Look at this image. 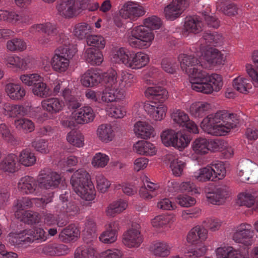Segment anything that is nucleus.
Returning <instances> with one entry per match:
<instances>
[{
    "label": "nucleus",
    "mask_w": 258,
    "mask_h": 258,
    "mask_svg": "<svg viewBox=\"0 0 258 258\" xmlns=\"http://www.w3.org/2000/svg\"><path fill=\"white\" fill-rule=\"evenodd\" d=\"M190 54H180L178 56L181 68L188 75L191 88L194 90L205 94L219 91L223 86L222 77L213 74L209 76L204 69L210 68L201 63L203 52L200 44L194 45Z\"/></svg>",
    "instance_id": "nucleus-1"
},
{
    "label": "nucleus",
    "mask_w": 258,
    "mask_h": 258,
    "mask_svg": "<svg viewBox=\"0 0 258 258\" xmlns=\"http://www.w3.org/2000/svg\"><path fill=\"white\" fill-rule=\"evenodd\" d=\"M239 122V118L237 114L221 110L205 117L202 122L201 127L208 134L221 136L226 135Z\"/></svg>",
    "instance_id": "nucleus-2"
},
{
    "label": "nucleus",
    "mask_w": 258,
    "mask_h": 258,
    "mask_svg": "<svg viewBox=\"0 0 258 258\" xmlns=\"http://www.w3.org/2000/svg\"><path fill=\"white\" fill-rule=\"evenodd\" d=\"M117 72L114 70H109L102 76V82L105 88L101 93L91 89L85 92L86 98L91 102L108 103L123 98V92L117 88L116 83Z\"/></svg>",
    "instance_id": "nucleus-3"
},
{
    "label": "nucleus",
    "mask_w": 258,
    "mask_h": 258,
    "mask_svg": "<svg viewBox=\"0 0 258 258\" xmlns=\"http://www.w3.org/2000/svg\"><path fill=\"white\" fill-rule=\"evenodd\" d=\"M222 40V35L217 33H205L200 44V48H201L203 52L202 60L207 61L209 66L223 63L224 61L223 54L212 47L220 45Z\"/></svg>",
    "instance_id": "nucleus-4"
},
{
    "label": "nucleus",
    "mask_w": 258,
    "mask_h": 258,
    "mask_svg": "<svg viewBox=\"0 0 258 258\" xmlns=\"http://www.w3.org/2000/svg\"><path fill=\"white\" fill-rule=\"evenodd\" d=\"M61 44L55 50L51 60V64L54 71L59 73L64 72L68 69L70 59L76 52V49L71 45V40L66 35H60L57 39Z\"/></svg>",
    "instance_id": "nucleus-5"
},
{
    "label": "nucleus",
    "mask_w": 258,
    "mask_h": 258,
    "mask_svg": "<svg viewBox=\"0 0 258 258\" xmlns=\"http://www.w3.org/2000/svg\"><path fill=\"white\" fill-rule=\"evenodd\" d=\"M113 62L122 63L132 69H141L147 64L149 61L148 55L141 51L135 52L121 47L112 55Z\"/></svg>",
    "instance_id": "nucleus-6"
},
{
    "label": "nucleus",
    "mask_w": 258,
    "mask_h": 258,
    "mask_svg": "<svg viewBox=\"0 0 258 258\" xmlns=\"http://www.w3.org/2000/svg\"><path fill=\"white\" fill-rule=\"evenodd\" d=\"M71 183L75 192L81 198L86 201H92L95 198L94 187L90 175L84 169H80L74 173Z\"/></svg>",
    "instance_id": "nucleus-7"
},
{
    "label": "nucleus",
    "mask_w": 258,
    "mask_h": 258,
    "mask_svg": "<svg viewBox=\"0 0 258 258\" xmlns=\"http://www.w3.org/2000/svg\"><path fill=\"white\" fill-rule=\"evenodd\" d=\"M154 38L153 33L145 25L133 28L127 34L128 44L135 48L143 49L149 47Z\"/></svg>",
    "instance_id": "nucleus-8"
},
{
    "label": "nucleus",
    "mask_w": 258,
    "mask_h": 258,
    "mask_svg": "<svg viewBox=\"0 0 258 258\" xmlns=\"http://www.w3.org/2000/svg\"><path fill=\"white\" fill-rule=\"evenodd\" d=\"M29 32L32 34L41 32L44 33L43 36L40 37L38 40V43L41 44H47L52 42L55 40L58 43L57 39H59L60 35H66L70 39V35L69 34L60 33L57 36L58 31L56 25L55 23L46 22L42 24H36L32 25L29 29Z\"/></svg>",
    "instance_id": "nucleus-9"
},
{
    "label": "nucleus",
    "mask_w": 258,
    "mask_h": 258,
    "mask_svg": "<svg viewBox=\"0 0 258 258\" xmlns=\"http://www.w3.org/2000/svg\"><path fill=\"white\" fill-rule=\"evenodd\" d=\"M208 236V230L203 226L197 225L192 228L187 235V241L192 245H198L197 247L190 252L194 258L203 255L206 251V248L202 245Z\"/></svg>",
    "instance_id": "nucleus-10"
},
{
    "label": "nucleus",
    "mask_w": 258,
    "mask_h": 258,
    "mask_svg": "<svg viewBox=\"0 0 258 258\" xmlns=\"http://www.w3.org/2000/svg\"><path fill=\"white\" fill-rule=\"evenodd\" d=\"M47 238V233L43 229L36 227L33 230H24L19 233L16 234L14 237H12L11 241L14 245H20L31 243L35 240L39 242L45 241Z\"/></svg>",
    "instance_id": "nucleus-11"
},
{
    "label": "nucleus",
    "mask_w": 258,
    "mask_h": 258,
    "mask_svg": "<svg viewBox=\"0 0 258 258\" xmlns=\"http://www.w3.org/2000/svg\"><path fill=\"white\" fill-rule=\"evenodd\" d=\"M61 180L62 178L59 174L48 168L41 170L37 177L39 188L46 189L55 188Z\"/></svg>",
    "instance_id": "nucleus-12"
},
{
    "label": "nucleus",
    "mask_w": 258,
    "mask_h": 258,
    "mask_svg": "<svg viewBox=\"0 0 258 258\" xmlns=\"http://www.w3.org/2000/svg\"><path fill=\"white\" fill-rule=\"evenodd\" d=\"M254 231L251 225L242 223L237 227L236 231L233 235V240L237 243L249 246L252 243V237Z\"/></svg>",
    "instance_id": "nucleus-13"
},
{
    "label": "nucleus",
    "mask_w": 258,
    "mask_h": 258,
    "mask_svg": "<svg viewBox=\"0 0 258 258\" xmlns=\"http://www.w3.org/2000/svg\"><path fill=\"white\" fill-rule=\"evenodd\" d=\"M141 227L138 224H133L132 227L123 235L122 242L126 246L138 247L143 242L140 229Z\"/></svg>",
    "instance_id": "nucleus-14"
},
{
    "label": "nucleus",
    "mask_w": 258,
    "mask_h": 258,
    "mask_svg": "<svg viewBox=\"0 0 258 258\" xmlns=\"http://www.w3.org/2000/svg\"><path fill=\"white\" fill-rule=\"evenodd\" d=\"M69 193L65 191L59 196L60 202L55 207L56 214L72 216L76 214L79 210V207L73 202H68Z\"/></svg>",
    "instance_id": "nucleus-15"
},
{
    "label": "nucleus",
    "mask_w": 258,
    "mask_h": 258,
    "mask_svg": "<svg viewBox=\"0 0 258 258\" xmlns=\"http://www.w3.org/2000/svg\"><path fill=\"white\" fill-rule=\"evenodd\" d=\"M188 5L187 0H172L164 9L166 18L173 21L179 17Z\"/></svg>",
    "instance_id": "nucleus-16"
},
{
    "label": "nucleus",
    "mask_w": 258,
    "mask_h": 258,
    "mask_svg": "<svg viewBox=\"0 0 258 258\" xmlns=\"http://www.w3.org/2000/svg\"><path fill=\"white\" fill-rule=\"evenodd\" d=\"M18 189L26 195H39L41 193L37 179L30 176H25L21 178L18 183Z\"/></svg>",
    "instance_id": "nucleus-17"
},
{
    "label": "nucleus",
    "mask_w": 258,
    "mask_h": 258,
    "mask_svg": "<svg viewBox=\"0 0 258 258\" xmlns=\"http://www.w3.org/2000/svg\"><path fill=\"white\" fill-rule=\"evenodd\" d=\"M56 9L58 13L66 18H73L80 10L79 4L76 0H59Z\"/></svg>",
    "instance_id": "nucleus-18"
},
{
    "label": "nucleus",
    "mask_w": 258,
    "mask_h": 258,
    "mask_svg": "<svg viewBox=\"0 0 258 258\" xmlns=\"http://www.w3.org/2000/svg\"><path fill=\"white\" fill-rule=\"evenodd\" d=\"M172 118L175 123L181 126L185 127L189 132L194 134L199 133L197 125L189 119L188 115L183 111L176 110L173 112Z\"/></svg>",
    "instance_id": "nucleus-19"
},
{
    "label": "nucleus",
    "mask_w": 258,
    "mask_h": 258,
    "mask_svg": "<svg viewBox=\"0 0 258 258\" xmlns=\"http://www.w3.org/2000/svg\"><path fill=\"white\" fill-rule=\"evenodd\" d=\"M120 15L125 19L134 20L143 16L145 11L143 7L131 1L126 2L119 11Z\"/></svg>",
    "instance_id": "nucleus-20"
},
{
    "label": "nucleus",
    "mask_w": 258,
    "mask_h": 258,
    "mask_svg": "<svg viewBox=\"0 0 258 258\" xmlns=\"http://www.w3.org/2000/svg\"><path fill=\"white\" fill-rule=\"evenodd\" d=\"M164 161L166 164L169 165L175 176L179 177L181 175L186 164L179 158L178 155L174 153H169L165 156Z\"/></svg>",
    "instance_id": "nucleus-21"
},
{
    "label": "nucleus",
    "mask_w": 258,
    "mask_h": 258,
    "mask_svg": "<svg viewBox=\"0 0 258 258\" xmlns=\"http://www.w3.org/2000/svg\"><path fill=\"white\" fill-rule=\"evenodd\" d=\"M142 180L143 185L139 190V194L142 198L150 200L159 194V186L157 184L151 182L146 175L142 177Z\"/></svg>",
    "instance_id": "nucleus-22"
},
{
    "label": "nucleus",
    "mask_w": 258,
    "mask_h": 258,
    "mask_svg": "<svg viewBox=\"0 0 258 258\" xmlns=\"http://www.w3.org/2000/svg\"><path fill=\"white\" fill-rule=\"evenodd\" d=\"M119 223L117 221H112L105 226V230L100 235V241L105 244L114 242L117 238V231Z\"/></svg>",
    "instance_id": "nucleus-23"
},
{
    "label": "nucleus",
    "mask_w": 258,
    "mask_h": 258,
    "mask_svg": "<svg viewBox=\"0 0 258 258\" xmlns=\"http://www.w3.org/2000/svg\"><path fill=\"white\" fill-rule=\"evenodd\" d=\"M155 101L146 103L144 109L148 114L155 120H161L165 116L166 107L162 104Z\"/></svg>",
    "instance_id": "nucleus-24"
},
{
    "label": "nucleus",
    "mask_w": 258,
    "mask_h": 258,
    "mask_svg": "<svg viewBox=\"0 0 258 258\" xmlns=\"http://www.w3.org/2000/svg\"><path fill=\"white\" fill-rule=\"evenodd\" d=\"M95 114L91 107L85 106L75 111L74 118L79 124H86L92 122Z\"/></svg>",
    "instance_id": "nucleus-25"
},
{
    "label": "nucleus",
    "mask_w": 258,
    "mask_h": 258,
    "mask_svg": "<svg viewBox=\"0 0 258 258\" xmlns=\"http://www.w3.org/2000/svg\"><path fill=\"white\" fill-rule=\"evenodd\" d=\"M229 195L228 187L225 185L218 187L212 192L207 193L206 197L210 203L214 205H221Z\"/></svg>",
    "instance_id": "nucleus-26"
},
{
    "label": "nucleus",
    "mask_w": 258,
    "mask_h": 258,
    "mask_svg": "<svg viewBox=\"0 0 258 258\" xmlns=\"http://www.w3.org/2000/svg\"><path fill=\"white\" fill-rule=\"evenodd\" d=\"M153 85L146 89L145 92L146 96L156 102L163 103L167 98V91L162 87Z\"/></svg>",
    "instance_id": "nucleus-27"
},
{
    "label": "nucleus",
    "mask_w": 258,
    "mask_h": 258,
    "mask_svg": "<svg viewBox=\"0 0 258 258\" xmlns=\"http://www.w3.org/2000/svg\"><path fill=\"white\" fill-rule=\"evenodd\" d=\"M18 156L15 154H9L0 162V170L13 173L18 170Z\"/></svg>",
    "instance_id": "nucleus-28"
},
{
    "label": "nucleus",
    "mask_w": 258,
    "mask_h": 258,
    "mask_svg": "<svg viewBox=\"0 0 258 258\" xmlns=\"http://www.w3.org/2000/svg\"><path fill=\"white\" fill-rule=\"evenodd\" d=\"M6 92L8 96L14 100H21L26 95V90L19 84L10 83L5 87Z\"/></svg>",
    "instance_id": "nucleus-29"
},
{
    "label": "nucleus",
    "mask_w": 258,
    "mask_h": 258,
    "mask_svg": "<svg viewBox=\"0 0 258 258\" xmlns=\"http://www.w3.org/2000/svg\"><path fill=\"white\" fill-rule=\"evenodd\" d=\"M44 110L51 114L60 112L64 106L62 100L57 98H50L43 100L41 102Z\"/></svg>",
    "instance_id": "nucleus-30"
},
{
    "label": "nucleus",
    "mask_w": 258,
    "mask_h": 258,
    "mask_svg": "<svg viewBox=\"0 0 258 258\" xmlns=\"http://www.w3.org/2000/svg\"><path fill=\"white\" fill-rule=\"evenodd\" d=\"M171 186L173 187V189L170 190L172 192L179 190L182 192H186L191 195L200 193L198 188L193 182L190 181H184L180 184L176 181L171 182L169 183L168 185L169 187Z\"/></svg>",
    "instance_id": "nucleus-31"
},
{
    "label": "nucleus",
    "mask_w": 258,
    "mask_h": 258,
    "mask_svg": "<svg viewBox=\"0 0 258 258\" xmlns=\"http://www.w3.org/2000/svg\"><path fill=\"white\" fill-rule=\"evenodd\" d=\"M101 79V75L98 71L90 69L82 76L81 82L85 87H93L100 83Z\"/></svg>",
    "instance_id": "nucleus-32"
},
{
    "label": "nucleus",
    "mask_w": 258,
    "mask_h": 258,
    "mask_svg": "<svg viewBox=\"0 0 258 258\" xmlns=\"http://www.w3.org/2000/svg\"><path fill=\"white\" fill-rule=\"evenodd\" d=\"M134 132L138 137L148 139L154 136V130L148 123L138 121L134 125Z\"/></svg>",
    "instance_id": "nucleus-33"
},
{
    "label": "nucleus",
    "mask_w": 258,
    "mask_h": 258,
    "mask_svg": "<svg viewBox=\"0 0 258 258\" xmlns=\"http://www.w3.org/2000/svg\"><path fill=\"white\" fill-rule=\"evenodd\" d=\"M6 61L8 64L13 66L22 70H26L30 68L31 58L26 57L21 58L17 55H9L6 58Z\"/></svg>",
    "instance_id": "nucleus-34"
},
{
    "label": "nucleus",
    "mask_w": 258,
    "mask_h": 258,
    "mask_svg": "<svg viewBox=\"0 0 258 258\" xmlns=\"http://www.w3.org/2000/svg\"><path fill=\"white\" fill-rule=\"evenodd\" d=\"M97 136L103 142L108 143L111 141L114 137V132L110 124L100 125L96 131Z\"/></svg>",
    "instance_id": "nucleus-35"
},
{
    "label": "nucleus",
    "mask_w": 258,
    "mask_h": 258,
    "mask_svg": "<svg viewBox=\"0 0 258 258\" xmlns=\"http://www.w3.org/2000/svg\"><path fill=\"white\" fill-rule=\"evenodd\" d=\"M252 64H247L246 71L253 83L258 84V50L253 51L251 55Z\"/></svg>",
    "instance_id": "nucleus-36"
},
{
    "label": "nucleus",
    "mask_w": 258,
    "mask_h": 258,
    "mask_svg": "<svg viewBox=\"0 0 258 258\" xmlns=\"http://www.w3.org/2000/svg\"><path fill=\"white\" fill-rule=\"evenodd\" d=\"M202 22L197 16H189L185 18L184 29L189 33H198L202 30Z\"/></svg>",
    "instance_id": "nucleus-37"
},
{
    "label": "nucleus",
    "mask_w": 258,
    "mask_h": 258,
    "mask_svg": "<svg viewBox=\"0 0 258 258\" xmlns=\"http://www.w3.org/2000/svg\"><path fill=\"white\" fill-rule=\"evenodd\" d=\"M171 246L164 241H157L150 247V250L156 256L166 257L170 253Z\"/></svg>",
    "instance_id": "nucleus-38"
},
{
    "label": "nucleus",
    "mask_w": 258,
    "mask_h": 258,
    "mask_svg": "<svg viewBox=\"0 0 258 258\" xmlns=\"http://www.w3.org/2000/svg\"><path fill=\"white\" fill-rule=\"evenodd\" d=\"M175 220L173 215H159L152 219L151 223L153 227L157 228L166 229L170 227Z\"/></svg>",
    "instance_id": "nucleus-39"
},
{
    "label": "nucleus",
    "mask_w": 258,
    "mask_h": 258,
    "mask_svg": "<svg viewBox=\"0 0 258 258\" xmlns=\"http://www.w3.org/2000/svg\"><path fill=\"white\" fill-rule=\"evenodd\" d=\"M84 57L86 62L91 65H100L103 61V55L100 51L93 48L86 49Z\"/></svg>",
    "instance_id": "nucleus-40"
},
{
    "label": "nucleus",
    "mask_w": 258,
    "mask_h": 258,
    "mask_svg": "<svg viewBox=\"0 0 258 258\" xmlns=\"http://www.w3.org/2000/svg\"><path fill=\"white\" fill-rule=\"evenodd\" d=\"M127 207V203L120 199L110 203L106 208L105 213L107 216L113 217L123 211Z\"/></svg>",
    "instance_id": "nucleus-41"
},
{
    "label": "nucleus",
    "mask_w": 258,
    "mask_h": 258,
    "mask_svg": "<svg viewBox=\"0 0 258 258\" xmlns=\"http://www.w3.org/2000/svg\"><path fill=\"white\" fill-rule=\"evenodd\" d=\"M136 152L141 155L153 156L156 153L155 146L152 143L145 141H138L134 146Z\"/></svg>",
    "instance_id": "nucleus-42"
},
{
    "label": "nucleus",
    "mask_w": 258,
    "mask_h": 258,
    "mask_svg": "<svg viewBox=\"0 0 258 258\" xmlns=\"http://www.w3.org/2000/svg\"><path fill=\"white\" fill-rule=\"evenodd\" d=\"M3 109L5 114L12 117H15L18 115L24 116L28 112L27 108L20 105H11L9 103H5Z\"/></svg>",
    "instance_id": "nucleus-43"
},
{
    "label": "nucleus",
    "mask_w": 258,
    "mask_h": 258,
    "mask_svg": "<svg viewBox=\"0 0 258 258\" xmlns=\"http://www.w3.org/2000/svg\"><path fill=\"white\" fill-rule=\"evenodd\" d=\"M79 235V229L75 225L70 224L61 230L59 237L61 241L69 242L77 238Z\"/></svg>",
    "instance_id": "nucleus-44"
},
{
    "label": "nucleus",
    "mask_w": 258,
    "mask_h": 258,
    "mask_svg": "<svg viewBox=\"0 0 258 258\" xmlns=\"http://www.w3.org/2000/svg\"><path fill=\"white\" fill-rule=\"evenodd\" d=\"M252 163L248 159H243L240 160L237 165V174L241 177L242 180H248L249 173L252 171Z\"/></svg>",
    "instance_id": "nucleus-45"
},
{
    "label": "nucleus",
    "mask_w": 258,
    "mask_h": 258,
    "mask_svg": "<svg viewBox=\"0 0 258 258\" xmlns=\"http://www.w3.org/2000/svg\"><path fill=\"white\" fill-rule=\"evenodd\" d=\"M238 202L241 206L247 207L253 206L255 210H258V198L256 194L242 193L238 196Z\"/></svg>",
    "instance_id": "nucleus-46"
},
{
    "label": "nucleus",
    "mask_w": 258,
    "mask_h": 258,
    "mask_svg": "<svg viewBox=\"0 0 258 258\" xmlns=\"http://www.w3.org/2000/svg\"><path fill=\"white\" fill-rule=\"evenodd\" d=\"M211 108L210 104L206 102H198L192 103L190 107V112L195 117H202L205 115Z\"/></svg>",
    "instance_id": "nucleus-47"
},
{
    "label": "nucleus",
    "mask_w": 258,
    "mask_h": 258,
    "mask_svg": "<svg viewBox=\"0 0 258 258\" xmlns=\"http://www.w3.org/2000/svg\"><path fill=\"white\" fill-rule=\"evenodd\" d=\"M18 160L22 165L30 166L35 163L36 159L34 154L31 152L30 149H25L20 152Z\"/></svg>",
    "instance_id": "nucleus-48"
},
{
    "label": "nucleus",
    "mask_w": 258,
    "mask_h": 258,
    "mask_svg": "<svg viewBox=\"0 0 258 258\" xmlns=\"http://www.w3.org/2000/svg\"><path fill=\"white\" fill-rule=\"evenodd\" d=\"M233 86L236 90L242 93H246L252 88L250 81L241 76L234 79Z\"/></svg>",
    "instance_id": "nucleus-49"
},
{
    "label": "nucleus",
    "mask_w": 258,
    "mask_h": 258,
    "mask_svg": "<svg viewBox=\"0 0 258 258\" xmlns=\"http://www.w3.org/2000/svg\"><path fill=\"white\" fill-rule=\"evenodd\" d=\"M32 92L35 95L41 98L46 97L51 94L50 89L43 82L42 78V81H39L33 87Z\"/></svg>",
    "instance_id": "nucleus-50"
},
{
    "label": "nucleus",
    "mask_w": 258,
    "mask_h": 258,
    "mask_svg": "<svg viewBox=\"0 0 258 258\" xmlns=\"http://www.w3.org/2000/svg\"><path fill=\"white\" fill-rule=\"evenodd\" d=\"M192 148L197 154H205L209 150V141L206 138H197L192 144Z\"/></svg>",
    "instance_id": "nucleus-51"
},
{
    "label": "nucleus",
    "mask_w": 258,
    "mask_h": 258,
    "mask_svg": "<svg viewBox=\"0 0 258 258\" xmlns=\"http://www.w3.org/2000/svg\"><path fill=\"white\" fill-rule=\"evenodd\" d=\"M121 79L120 81L121 83H118L116 81V83L117 84V88L118 89H121L123 91V92H124V90L123 89V87H130L133 84H134L136 82V79L135 78L134 76L132 74H129L128 73L125 72H122L120 74ZM117 78V74L116 75V78Z\"/></svg>",
    "instance_id": "nucleus-52"
},
{
    "label": "nucleus",
    "mask_w": 258,
    "mask_h": 258,
    "mask_svg": "<svg viewBox=\"0 0 258 258\" xmlns=\"http://www.w3.org/2000/svg\"><path fill=\"white\" fill-rule=\"evenodd\" d=\"M212 169L210 166L201 168L199 172L194 173L195 178L199 181H206L208 180L215 181L211 172Z\"/></svg>",
    "instance_id": "nucleus-53"
},
{
    "label": "nucleus",
    "mask_w": 258,
    "mask_h": 258,
    "mask_svg": "<svg viewBox=\"0 0 258 258\" xmlns=\"http://www.w3.org/2000/svg\"><path fill=\"white\" fill-rule=\"evenodd\" d=\"M7 47L11 51H23L26 49L27 45L22 39L15 38L7 42Z\"/></svg>",
    "instance_id": "nucleus-54"
},
{
    "label": "nucleus",
    "mask_w": 258,
    "mask_h": 258,
    "mask_svg": "<svg viewBox=\"0 0 258 258\" xmlns=\"http://www.w3.org/2000/svg\"><path fill=\"white\" fill-rule=\"evenodd\" d=\"M21 215V216H19L18 218H21L22 221H24L29 224L38 223L41 219V216L38 213L32 211H24Z\"/></svg>",
    "instance_id": "nucleus-55"
},
{
    "label": "nucleus",
    "mask_w": 258,
    "mask_h": 258,
    "mask_svg": "<svg viewBox=\"0 0 258 258\" xmlns=\"http://www.w3.org/2000/svg\"><path fill=\"white\" fill-rule=\"evenodd\" d=\"M61 94L70 109H77L80 106L77 98L72 94L69 89H64Z\"/></svg>",
    "instance_id": "nucleus-56"
},
{
    "label": "nucleus",
    "mask_w": 258,
    "mask_h": 258,
    "mask_svg": "<svg viewBox=\"0 0 258 258\" xmlns=\"http://www.w3.org/2000/svg\"><path fill=\"white\" fill-rule=\"evenodd\" d=\"M32 198L25 197L18 199L15 203V207L17 211L15 212V215L19 217L23 213L25 209H29L32 207Z\"/></svg>",
    "instance_id": "nucleus-57"
},
{
    "label": "nucleus",
    "mask_w": 258,
    "mask_h": 258,
    "mask_svg": "<svg viewBox=\"0 0 258 258\" xmlns=\"http://www.w3.org/2000/svg\"><path fill=\"white\" fill-rule=\"evenodd\" d=\"M90 32V27L86 23L77 24L74 28V34L79 39L86 38Z\"/></svg>",
    "instance_id": "nucleus-58"
},
{
    "label": "nucleus",
    "mask_w": 258,
    "mask_h": 258,
    "mask_svg": "<svg viewBox=\"0 0 258 258\" xmlns=\"http://www.w3.org/2000/svg\"><path fill=\"white\" fill-rule=\"evenodd\" d=\"M109 161V157L105 154L98 152L93 156L91 163L96 168H103L106 166Z\"/></svg>",
    "instance_id": "nucleus-59"
},
{
    "label": "nucleus",
    "mask_w": 258,
    "mask_h": 258,
    "mask_svg": "<svg viewBox=\"0 0 258 258\" xmlns=\"http://www.w3.org/2000/svg\"><path fill=\"white\" fill-rule=\"evenodd\" d=\"M212 175L215 181L223 179L226 175V169L223 163L221 162L212 164L210 166Z\"/></svg>",
    "instance_id": "nucleus-60"
},
{
    "label": "nucleus",
    "mask_w": 258,
    "mask_h": 258,
    "mask_svg": "<svg viewBox=\"0 0 258 258\" xmlns=\"http://www.w3.org/2000/svg\"><path fill=\"white\" fill-rule=\"evenodd\" d=\"M16 127L26 132H32L34 130V123L30 119L22 118L15 120Z\"/></svg>",
    "instance_id": "nucleus-61"
},
{
    "label": "nucleus",
    "mask_w": 258,
    "mask_h": 258,
    "mask_svg": "<svg viewBox=\"0 0 258 258\" xmlns=\"http://www.w3.org/2000/svg\"><path fill=\"white\" fill-rule=\"evenodd\" d=\"M67 139L71 144L77 147H82L84 145L83 136L78 132H70L68 134Z\"/></svg>",
    "instance_id": "nucleus-62"
},
{
    "label": "nucleus",
    "mask_w": 258,
    "mask_h": 258,
    "mask_svg": "<svg viewBox=\"0 0 258 258\" xmlns=\"http://www.w3.org/2000/svg\"><path fill=\"white\" fill-rule=\"evenodd\" d=\"M74 258H95V250L86 246H81L77 248Z\"/></svg>",
    "instance_id": "nucleus-63"
},
{
    "label": "nucleus",
    "mask_w": 258,
    "mask_h": 258,
    "mask_svg": "<svg viewBox=\"0 0 258 258\" xmlns=\"http://www.w3.org/2000/svg\"><path fill=\"white\" fill-rule=\"evenodd\" d=\"M161 67L166 72L169 74H173L175 72L178 67V64L175 58L173 57H165L162 60Z\"/></svg>",
    "instance_id": "nucleus-64"
}]
</instances>
